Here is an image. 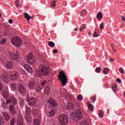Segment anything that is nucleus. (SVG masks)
I'll return each instance as SVG.
<instances>
[{"mask_svg":"<svg viewBox=\"0 0 125 125\" xmlns=\"http://www.w3.org/2000/svg\"><path fill=\"white\" fill-rule=\"evenodd\" d=\"M103 73H104L105 75H107L109 73V68H105L104 70Z\"/></svg>","mask_w":125,"mask_h":125,"instance_id":"c9c22d12","label":"nucleus"},{"mask_svg":"<svg viewBox=\"0 0 125 125\" xmlns=\"http://www.w3.org/2000/svg\"><path fill=\"white\" fill-rule=\"evenodd\" d=\"M9 24H12V23H13V21H12V20L10 19L8 21Z\"/></svg>","mask_w":125,"mask_h":125,"instance_id":"603ef678","label":"nucleus"},{"mask_svg":"<svg viewBox=\"0 0 125 125\" xmlns=\"http://www.w3.org/2000/svg\"><path fill=\"white\" fill-rule=\"evenodd\" d=\"M116 81H117V83H122V80H121V79H120V78H117Z\"/></svg>","mask_w":125,"mask_h":125,"instance_id":"8fccbe9b","label":"nucleus"},{"mask_svg":"<svg viewBox=\"0 0 125 125\" xmlns=\"http://www.w3.org/2000/svg\"><path fill=\"white\" fill-rule=\"evenodd\" d=\"M45 83H46V81H44V82L41 83L42 85H44V84H45Z\"/></svg>","mask_w":125,"mask_h":125,"instance_id":"864d4df0","label":"nucleus"},{"mask_svg":"<svg viewBox=\"0 0 125 125\" xmlns=\"http://www.w3.org/2000/svg\"><path fill=\"white\" fill-rule=\"evenodd\" d=\"M31 113H32L31 108L29 107H26L25 119L27 121V123H31L32 122V116H31Z\"/></svg>","mask_w":125,"mask_h":125,"instance_id":"39448f33","label":"nucleus"},{"mask_svg":"<svg viewBox=\"0 0 125 125\" xmlns=\"http://www.w3.org/2000/svg\"><path fill=\"white\" fill-rule=\"evenodd\" d=\"M15 124V119H14V118H13L11 121L10 125H14Z\"/></svg>","mask_w":125,"mask_h":125,"instance_id":"ea45409f","label":"nucleus"},{"mask_svg":"<svg viewBox=\"0 0 125 125\" xmlns=\"http://www.w3.org/2000/svg\"><path fill=\"white\" fill-rule=\"evenodd\" d=\"M25 45L26 47H29V43L25 42Z\"/></svg>","mask_w":125,"mask_h":125,"instance_id":"5fc2aeb1","label":"nucleus"},{"mask_svg":"<svg viewBox=\"0 0 125 125\" xmlns=\"http://www.w3.org/2000/svg\"><path fill=\"white\" fill-rule=\"evenodd\" d=\"M27 103L29 106H34L36 105V99L31 98L27 100Z\"/></svg>","mask_w":125,"mask_h":125,"instance_id":"9d476101","label":"nucleus"},{"mask_svg":"<svg viewBox=\"0 0 125 125\" xmlns=\"http://www.w3.org/2000/svg\"><path fill=\"white\" fill-rule=\"evenodd\" d=\"M3 125V122H2L1 119H0V125Z\"/></svg>","mask_w":125,"mask_h":125,"instance_id":"4d7b16f0","label":"nucleus"},{"mask_svg":"<svg viewBox=\"0 0 125 125\" xmlns=\"http://www.w3.org/2000/svg\"><path fill=\"white\" fill-rule=\"evenodd\" d=\"M111 46L112 47V48H113V47H114V44H111Z\"/></svg>","mask_w":125,"mask_h":125,"instance_id":"e2e57ef3","label":"nucleus"},{"mask_svg":"<svg viewBox=\"0 0 125 125\" xmlns=\"http://www.w3.org/2000/svg\"><path fill=\"white\" fill-rule=\"evenodd\" d=\"M32 114L34 117L37 116V115L39 114V110L36 108H33L32 110Z\"/></svg>","mask_w":125,"mask_h":125,"instance_id":"4be33fe9","label":"nucleus"},{"mask_svg":"<svg viewBox=\"0 0 125 125\" xmlns=\"http://www.w3.org/2000/svg\"><path fill=\"white\" fill-rule=\"evenodd\" d=\"M56 5V1L55 0L52 1V2L51 3V6L52 7H55V6Z\"/></svg>","mask_w":125,"mask_h":125,"instance_id":"4c0bfd02","label":"nucleus"},{"mask_svg":"<svg viewBox=\"0 0 125 125\" xmlns=\"http://www.w3.org/2000/svg\"><path fill=\"white\" fill-rule=\"evenodd\" d=\"M66 108L69 110H73V109H74V105L73 104L68 103L66 105Z\"/></svg>","mask_w":125,"mask_h":125,"instance_id":"6ab92c4d","label":"nucleus"},{"mask_svg":"<svg viewBox=\"0 0 125 125\" xmlns=\"http://www.w3.org/2000/svg\"><path fill=\"white\" fill-rule=\"evenodd\" d=\"M87 11L85 10H83L81 13V15L82 16V17H83V16H85L86 15Z\"/></svg>","mask_w":125,"mask_h":125,"instance_id":"c85d7f7f","label":"nucleus"},{"mask_svg":"<svg viewBox=\"0 0 125 125\" xmlns=\"http://www.w3.org/2000/svg\"><path fill=\"white\" fill-rule=\"evenodd\" d=\"M118 87V86L116 84H113L112 85V90H113L114 92H117L118 89L117 88Z\"/></svg>","mask_w":125,"mask_h":125,"instance_id":"b1692460","label":"nucleus"},{"mask_svg":"<svg viewBox=\"0 0 125 125\" xmlns=\"http://www.w3.org/2000/svg\"><path fill=\"white\" fill-rule=\"evenodd\" d=\"M55 115V110H52L51 111L49 112V117H50L52 118V117H53Z\"/></svg>","mask_w":125,"mask_h":125,"instance_id":"cd10ccee","label":"nucleus"},{"mask_svg":"<svg viewBox=\"0 0 125 125\" xmlns=\"http://www.w3.org/2000/svg\"><path fill=\"white\" fill-rule=\"evenodd\" d=\"M20 3V2L19 0H16V5L17 7H19Z\"/></svg>","mask_w":125,"mask_h":125,"instance_id":"37998d69","label":"nucleus"},{"mask_svg":"<svg viewBox=\"0 0 125 125\" xmlns=\"http://www.w3.org/2000/svg\"><path fill=\"white\" fill-rule=\"evenodd\" d=\"M59 122L60 123V125H67V124H68V116L65 114H61L59 116Z\"/></svg>","mask_w":125,"mask_h":125,"instance_id":"20e7f679","label":"nucleus"},{"mask_svg":"<svg viewBox=\"0 0 125 125\" xmlns=\"http://www.w3.org/2000/svg\"><path fill=\"white\" fill-rule=\"evenodd\" d=\"M11 102L13 105H16L17 104V100L14 97H10Z\"/></svg>","mask_w":125,"mask_h":125,"instance_id":"f3484780","label":"nucleus"},{"mask_svg":"<svg viewBox=\"0 0 125 125\" xmlns=\"http://www.w3.org/2000/svg\"><path fill=\"white\" fill-rule=\"evenodd\" d=\"M9 103H11V99H7L6 101V104L7 105Z\"/></svg>","mask_w":125,"mask_h":125,"instance_id":"de8ad7c7","label":"nucleus"},{"mask_svg":"<svg viewBox=\"0 0 125 125\" xmlns=\"http://www.w3.org/2000/svg\"><path fill=\"white\" fill-rule=\"evenodd\" d=\"M12 43L15 46L20 47L22 45V40L17 37H14L12 39Z\"/></svg>","mask_w":125,"mask_h":125,"instance_id":"423d86ee","label":"nucleus"},{"mask_svg":"<svg viewBox=\"0 0 125 125\" xmlns=\"http://www.w3.org/2000/svg\"><path fill=\"white\" fill-rule=\"evenodd\" d=\"M12 90H15V89H16V88H17V85H16V84H11V86H10Z\"/></svg>","mask_w":125,"mask_h":125,"instance_id":"bb28decb","label":"nucleus"},{"mask_svg":"<svg viewBox=\"0 0 125 125\" xmlns=\"http://www.w3.org/2000/svg\"><path fill=\"white\" fill-rule=\"evenodd\" d=\"M71 116H73L74 117V119L77 120H79L81 121L83 119V115L82 114V112L79 110L77 112L75 113H72Z\"/></svg>","mask_w":125,"mask_h":125,"instance_id":"6e6552de","label":"nucleus"},{"mask_svg":"<svg viewBox=\"0 0 125 125\" xmlns=\"http://www.w3.org/2000/svg\"><path fill=\"white\" fill-rule=\"evenodd\" d=\"M23 14L24 15L25 18L27 19V20L29 21H30V19H32L33 18V17H31L29 14L26 13H23Z\"/></svg>","mask_w":125,"mask_h":125,"instance_id":"aec40b11","label":"nucleus"},{"mask_svg":"<svg viewBox=\"0 0 125 125\" xmlns=\"http://www.w3.org/2000/svg\"><path fill=\"white\" fill-rule=\"evenodd\" d=\"M18 88H19V91H20L22 89H25V88L24 85H23V84H20L18 86Z\"/></svg>","mask_w":125,"mask_h":125,"instance_id":"a878e982","label":"nucleus"},{"mask_svg":"<svg viewBox=\"0 0 125 125\" xmlns=\"http://www.w3.org/2000/svg\"><path fill=\"white\" fill-rule=\"evenodd\" d=\"M48 44L50 47H54L55 46V44L52 42H49Z\"/></svg>","mask_w":125,"mask_h":125,"instance_id":"c756f323","label":"nucleus"},{"mask_svg":"<svg viewBox=\"0 0 125 125\" xmlns=\"http://www.w3.org/2000/svg\"><path fill=\"white\" fill-rule=\"evenodd\" d=\"M103 18V15H102V12H99L97 15V19H98V20L100 21L101 20H102Z\"/></svg>","mask_w":125,"mask_h":125,"instance_id":"a211bd4d","label":"nucleus"},{"mask_svg":"<svg viewBox=\"0 0 125 125\" xmlns=\"http://www.w3.org/2000/svg\"><path fill=\"white\" fill-rule=\"evenodd\" d=\"M38 74L40 76L46 77L49 74V69H48V68L46 66L41 65L39 68Z\"/></svg>","mask_w":125,"mask_h":125,"instance_id":"f03ea898","label":"nucleus"},{"mask_svg":"<svg viewBox=\"0 0 125 125\" xmlns=\"http://www.w3.org/2000/svg\"><path fill=\"white\" fill-rule=\"evenodd\" d=\"M95 71L96 73H100V72H101V68L99 67H98L96 68Z\"/></svg>","mask_w":125,"mask_h":125,"instance_id":"58836bf2","label":"nucleus"},{"mask_svg":"<svg viewBox=\"0 0 125 125\" xmlns=\"http://www.w3.org/2000/svg\"><path fill=\"white\" fill-rule=\"evenodd\" d=\"M81 125H87V123H86V122H82V123H81Z\"/></svg>","mask_w":125,"mask_h":125,"instance_id":"3c124183","label":"nucleus"},{"mask_svg":"<svg viewBox=\"0 0 125 125\" xmlns=\"http://www.w3.org/2000/svg\"><path fill=\"white\" fill-rule=\"evenodd\" d=\"M0 17H1V14H0Z\"/></svg>","mask_w":125,"mask_h":125,"instance_id":"69168bd1","label":"nucleus"},{"mask_svg":"<svg viewBox=\"0 0 125 125\" xmlns=\"http://www.w3.org/2000/svg\"><path fill=\"white\" fill-rule=\"evenodd\" d=\"M119 70L121 74H125V70H124V68H120Z\"/></svg>","mask_w":125,"mask_h":125,"instance_id":"79ce46f5","label":"nucleus"},{"mask_svg":"<svg viewBox=\"0 0 125 125\" xmlns=\"http://www.w3.org/2000/svg\"><path fill=\"white\" fill-rule=\"evenodd\" d=\"M9 56L11 60L16 61L18 58H19V54L18 53V52H16V53L13 54L9 53Z\"/></svg>","mask_w":125,"mask_h":125,"instance_id":"1a4fd4ad","label":"nucleus"},{"mask_svg":"<svg viewBox=\"0 0 125 125\" xmlns=\"http://www.w3.org/2000/svg\"><path fill=\"white\" fill-rule=\"evenodd\" d=\"M19 92H20V93H21V94H22L23 95V94H26L27 91L26 90V88H24L21 91H19Z\"/></svg>","mask_w":125,"mask_h":125,"instance_id":"2f4dec72","label":"nucleus"},{"mask_svg":"<svg viewBox=\"0 0 125 125\" xmlns=\"http://www.w3.org/2000/svg\"><path fill=\"white\" fill-rule=\"evenodd\" d=\"M99 116L100 117V118H103V116H104V113H103L102 110H99Z\"/></svg>","mask_w":125,"mask_h":125,"instance_id":"f704fd0d","label":"nucleus"},{"mask_svg":"<svg viewBox=\"0 0 125 125\" xmlns=\"http://www.w3.org/2000/svg\"><path fill=\"white\" fill-rule=\"evenodd\" d=\"M110 62H113V61H115V59L110 58L109 59Z\"/></svg>","mask_w":125,"mask_h":125,"instance_id":"13d9d810","label":"nucleus"},{"mask_svg":"<svg viewBox=\"0 0 125 125\" xmlns=\"http://www.w3.org/2000/svg\"><path fill=\"white\" fill-rule=\"evenodd\" d=\"M91 100L93 102H95L96 101V98L95 97L91 98Z\"/></svg>","mask_w":125,"mask_h":125,"instance_id":"09e8293b","label":"nucleus"},{"mask_svg":"<svg viewBox=\"0 0 125 125\" xmlns=\"http://www.w3.org/2000/svg\"><path fill=\"white\" fill-rule=\"evenodd\" d=\"M88 35H89V36H91V32H89Z\"/></svg>","mask_w":125,"mask_h":125,"instance_id":"680f3d73","label":"nucleus"},{"mask_svg":"<svg viewBox=\"0 0 125 125\" xmlns=\"http://www.w3.org/2000/svg\"><path fill=\"white\" fill-rule=\"evenodd\" d=\"M48 103L50 104L51 107H56V106H57V104L56 103V102H55L53 100H51V99L48 100Z\"/></svg>","mask_w":125,"mask_h":125,"instance_id":"9b49d317","label":"nucleus"},{"mask_svg":"<svg viewBox=\"0 0 125 125\" xmlns=\"http://www.w3.org/2000/svg\"><path fill=\"white\" fill-rule=\"evenodd\" d=\"M77 99L79 101H81V100H83V97L82 96V95L78 96H77Z\"/></svg>","mask_w":125,"mask_h":125,"instance_id":"a18cd8bd","label":"nucleus"},{"mask_svg":"<svg viewBox=\"0 0 125 125\" xmlns=\"http://www.w3.org/2000/svg\"><path fill=\"white\" fill-rule=\"evenodd\" d=\"M28 86L30 88H33V87H34V86H35V83L34 82H30L29 83H28Z\"/></svg>","mask_w":125,"mask_h":125,"instance_id":"7c9ffc66","label":"nucleus"},{"mask_svg":"<svg viewBox=\"0 0 125 125\" xmlns=\"http://www.w3.org/2000/svg\"><path fill=\"white\" fill-rule=\"evenodd\" d=\"M88 108L89 110H90V111H93V105L91 104H88Z\"/></svg>","mask_w":125,"mask_h":125,"instance_id":"72a5a7b5","label":"nucleus"},{"mask_svg":"<svg viewBox=\"0 0 125 125\" xmlns=\"http://www.w3.org/2000/svg\"><path fill=\"white\" fill-rule=\"evenodd\" d=\"M74 30H75V31H78L79 29H78V28H76Z\"/></svg>","mask_w":125,"mask_h":125,"instance_id":"0e129e2a","label":"nucleus"},{"mask_svg":"<svg viewBox=\"0 0 125 125\" xmlns=\"http://www.w3.org/2000/svg\"><path fill=\"white\" fill-rule=\"evenodd\" d=\"M85 28H86V25L85 24H83V25H82L81 26L79 30L80 31H83V30H84V29H85Z\"/></svg>","mask_w":125,"mask_h":125,"instance_id":"473e14b6","label":"nucleus"},{"mask_svg":"<svg viewBox=\"0 0 125 125\" xmlns=\"http://www.w3.org/2000/svg\"><path fill=\"white\" fill-rule=\"evenodd\" d=\"M18 125H24V121H23V117L22 116H19L17 119Z\"/></svg>","mask_w":125,"mask_h":125,"instance_id":"ddd939ff","label":"nucleus"},{"mask_svg":"<svg viewBox=\"0 0 125 125\" xmlns=\"http://www.w3.org/2000/svg\"><path fill=\"white\" fill-rule=\"evenodd\" d=\"M112 49H113L114 52H116V51H117V50L115 49L114 47H113Z\"/></svg>","mask_w":125,"mask_h":125,"instance_id":"052dcab7","label":"nucleus"},{"mask_svg":"<svg viewBox=\"0 0 125 125\" xmlns=\"http://www.w3.org/2000/svg\"><path fill=\"white\" fill-rule=\"evenodd\" d=\"M33 125H41V122L39 119H35L33 122Z\"/></svg>","mask_w":125,"mask_h":125,"instance_id":"5701e85b","label":"nucleus"},{"mask_svg":"<svg viewBox=\"0 0 125 125\" xmlns=\"http://www.w3.org/2000/svg\"><path fill=\"white\" fill-rule=\"evenodd\" d=\"M28 23H29V24H30V22H29V21H28Z\"/></svg>","mask_w":125,"mask_h":125,"instance_id":"338daca9","label":"nucleus"},{"mask_svg":"<svg viewBox=\"0 0 125 125\" xmlns=\"http://www.w3.org/2000/svg\"><path fill=\"white\" fill-rule=\"evenodd\" d=\"M50 92V89L49 87H46L44 90V93L45 94H48Z\"/></svg>","mask_w":125,"mask_h":125,"instance_id":"393cba45","label":"nucleus"},{"mask_svg":"<svg viewBox=\"0 0 125 125\" xmlns=\"http://www.w3.org/2000/svg\"><path fill=\"white\" fill-rule=\"evenodd\" d=\"M100 27L101 30H103V29H104V23H101Z\"/></svg>","mask_w":125,"mask_h":125,"instance_id":"49530a36","label":"nucleus"},{"mask_svg":"<svg viewBox=\"0 0 125 125\" xmlns=\"http://www.w3.org/2000/svg\"><path fill=\"white\" fill-rule=\"evenodd\" d=\"M5 42H6V39H2L0 43L1 44H2L5 43Z\"/></svg>","mask_w":125,"mask_h":125,"instance_id":"a19ab883","label":"nucleus"},{"mask_svg":"<svg viewBox=\"0 0 125 125\" xmlns=\"http://www.w3.org/2000/svg\"><path fill=\"white\" fill-rule=\"evenodd\" d=\"M18 73L15 72V73L11 75L10 80L12 81H15V80H17V79H18Z\"/></svg>","mask_w":125,"mask_h":125,"instance_id":"f8f14e48","label":"nucleus"},{"mask_svg":"<svg viewBox=\"0 0 125 125\" xmlns=\"http://www.w3.org/2000/svg\"><path fill=\"white\" fill-rule=\"evenodd\" d=\"M58 79L59 81H61L62 85H66V83H67L68 81V77L66 73H65L63 70H61V71L59 72Z\"/></svg>","mask_w":125,"mask_h":125,"instance_id":"7ed1b4c3","label":"nucleus"},{"mask_svg":"<svg viewBox=\"0 0 125 125\" xmlns=\"http://www.w3.org/2000/svg\"><path fill=\"white\" fill-rule=\"evenodd\" d=\"M49 40L50 41V39H49Z\"/></svg>","mask_w":125,"mask_h":125,"instance_id":"774afa93","label":"nucleus"},{"mask_svg":"<svg viewBox=\"0 0 125 125\" xmlns=\"http://www.w3.org/2000/svg\"><path fill=\"white\" fill-rule=\"evenodd\" d=\"M12 66H13V64H12V62H7L6 63V68H8V69H11L12 68Z\"/></svg>","mask_w":125,"mask_h":125,"instance_id":"412c9836","label":"nucleus"},{"mask_svg":"<svg viewBox=\"0 0 125 125\" xmlns=\"http://www.w3.org/2000/svg\"><path fill=\"white\" fill-rule=\"evenodd\" d=\"M122 20L123 21H125V17H124V16H122Z\"/></svg>","mask_w":125,"mask_h":125,"instance_id":"bf43d9fd","label":"nucleus"},{"mask_svg":"<svg viewBox=\"0 0 125 125\" xmlns=\"http://www.w3.org/2000/svg\"><path fill=\"white\" fill-rule=\"evenodd\" d=\"M42 89L41 86H38L36 87V88L35 89V90L36 91H37V92H40V91H41Z\"/></svg>","mask_w":125,"mask_h":125,"instance_id":"e433bc0d","label":"nucleus"},{"mask_svg":"<svg viewBox=\"0 0 125 125\" xmlns=\"http://www.w3.org/2000/svg\"><path fill=\"white\" fill-rule=\"evenodd\" d=\"M8 82H9V80H8V77H7V75L2 74L0 77V91H2L4 98H7L8 97V88L7 86L3 88L2 83L7 84Z\"/></svg>","mask_w":125,"mask_h":125,"instance_id":"f257e3e1","label":"nucleus"},{"mask_svg":"<svg viewBox=\"0 0 125 125\" xmlns=\"http://www.w3.org/2000/svg\"><path fill=\"white\" fill-rule=\"evenodd\" d=\"M27 60L28 63H29V64H35L36 63V59L34 57V55L32 54H28L27 55Z\"/></svg>","mask_w":125,"mask_h":125,"instance_id":"0eeeda50","label":"nucleus"},{"mask_svg":"<svg viewBox=\"0 0 125 125\" xmlns=\"http://www.w3.org/2000/svg\"><path fill=\"white\" fill-rule=\"evenodd\" d=\"M3 117H4L6 121L7 122H8L9 121V119H10V116H9V114H8V113L3 112L2 113Z\"/></svg>","mask_w":125,"mask_h":125,"instance_id":"dca6fc26","label":"nucleus"},{"mask_svg":"<svg viewBox=\"0 0 125 125\" xmlns=\"http://www.w3.org/2000/svg\"><path fill=\"white\" fill-rule=\"evenodd\" d=\"M53 53H57V52H58L57 50V49H54L53 51Z\"/></svg>","mask_w":125,"mask_h":125,"instance_id":"6e6d98bb","label":"nucleus"},{"mask_svg":"<svg viewBox=\"0 0 125 125\" xmlns=\"http://www.w3.org/2000/svg\"><path fill=\"white\" fill-rule=\"evenodd\" d=\"M9 110L10 113H11L12 115H14L16 114V110H15V108L14 107V106L10 105L9 106Z\"/></svg>","mask_w":125,"mask_h":125,"instance_id":"2eb2a0df","label":"nucleus"},{"mask_svg":"<svg viewBox=\"0 0 125 125\" xmlns=\"http://www.w3.org/2000/svg\"><path fill=\"white\" fill-rule=\"evenodd\" d=\"M24 69L28 71V73H33V69L30 65L27 64H24L23 66Z\"/></svg>","mask_w":125,"mask_h":125,"instance_id":"4468645a","label":"nucleus"},{"mask_svg":"<svg viewBox=\"0 0 125 125\" xmlns=\"http://www.w3.org/2000/svg\"><path fill=\"white\" fill-rule=\"evenodd\" d=\"M93 37L94 38H97V37H99V34H97L96 32H94V34L93 35Z\"/></svg>","mask_w":125,"mask_h":125,"instance_id":"c03bdc74","label":"nucleus"}]
</instances>
